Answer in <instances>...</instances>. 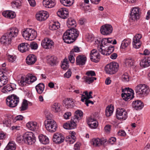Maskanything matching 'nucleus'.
I'll return each instance as SVG.
<instances>
[{
    "label": "nucleus",
    "mask_w": 150,
    "mask_h": 150,
    "mask_svg": "<svg viewBox=\"0 0 150 150\" xmlns=\"http://www.w3.org/2000/svg\"><path fill=\"white\" fill-rule=\"evenodd\" d=\"M79 32L75 28H72L67 30L63 35V39L65 42L71 43L73 42L78 36Z\"/></svg>",
    "instance_id": "obj_1"
},
{
    "label": "nucleus",
    "mask_w": 150,
    "mask_h": 150,
    "mask_svg": "<svg viewBox=\"0 0 150 150\" xmlns=\"http://www.w3.org/2000/svg\"><path fill=\"white\" fill-rule=\"evenodd\" d=\"M18 32V29L16 27L10 28L7 33H6L1 38V42L2 44L4 45L10 44L12 38L17 36Z\"/></svg>",
    "instance_id": "obj_2"
},
{
    "label": "nucleus",
    "mask_w": 150,
    "mask_h": 150,
    "mask_svg": "<svg viewBox=\"0 0 150 150\" xmlns=\"http://www.w3.org/2000/svg\"><path fill=\"white\" fill-rule=\"evenodd\" d=\"M23 37L26 40H32L34 39L37 37L36 31L33 29L27 28L22 33Z\"/></svg>",
    "instance_id": "obj_3"
},
{
    "label": "nucleus",
    "mask_w": 150,
    "mask_h": 150,
    "mask_svg": "<svg viewBox=\"0 0 150 150\" xmlns=\"http://www.w3.org/2000/svg\"><path fill=\"white\" fill-rule=\"evenodd\" d=\"M136 93L141 96H147L149 92V87L144 84H140L136 86L135 89Z\"/></svg>",
    "instance_id": "obj_4"
},
{
    "label": "nucleus",
    "mask_w": 150,
    "mask_h": 150,
    "mask_svg": "<svg viewBox=\"0 0 150 150\" xmlns=\"http://www.w3.org/2000/svg\"><path fill=\"white\" fill-rule=\"evenodd\" d=\"M119 67V65L117 63H110L106 66L105 67V70L107 74H114L118 71Z\"/></svg>",
    "instance_id": "obj_5"
},
{
    "label": "nucleus",
    "mask_w": 150,
    "mask_h": 150,
    "mask_svg": "<svg viewBox=\"0 0 150 150\" xmlns=\"http://www.w3.org/2000/svg\"><path fill=\"white\" fill-rule=\"evenodd\" d=\"M122 97L126 101L129 100L134 97L133 90L129 88H126L122 89Z\"/></svg>",
    "instance_id": "obj_6"
},
{
    "label": "nucleus",
    "mask_w": 150,
    "mask_h": 150,
    "mask_svg": "<svg viewBox=\"0 0 150 150\" xmlns=\"http://www.w3.org/2000/svg\"><path fill=\"white\" fill-rule=\"evenodd\" d=\"M7 105L11 108L16 107L19 102V98L14 94L7 97L6 99Z\"/></svg>",
    "instance_id": "obj_7"
},
{
    "label": "nucleus",
    "mask_w": 150,
    "mask_h": 150,
    "mask_svg": "<svg viewBox=\"0 0 150 150\" xmlns=\"http://www.w3.org/2000/svg\"><path fill=\"white\" fill-rule=\"evenodd\" d=\"M23 140L25 143L29 145H32L35 141L33 134L31 132L25 133L23 134Z\"/></svg>",
    "instance_id": "obj_8"
},
{
    "label": "nucleus",
    "mask_w": 150,
    "mask_h": 150,
    "mask_svg": "<svg viewBox=\"0 0 150 150\" xmlns=\"http://www.w3.org/2000/svg\"><path fill=\"white\" fill-rule=\"evenodd\" d=\"M98 49L99 52L103 55H106V56L110 55L114 50V46H111L108 45V47H105L104 46H98Z\"/></svg>",
    "instance_id": "obj_9"
},
{
    "label": "nucleus",
    "mask_w": 150,
    "mask_h": 150,
    "mask_svg": "<svg viewBox=\"0 0 150 150\" xmlns=\"http://www.w3.org/2000/svg\"><path fill=\"white\" fill-rule=\"evenodd\" d=\"M116 116L117 119L124 120L127 117V113L124 109L118 108L116 110Z\"/></svg>",
    "instance_id": "obj_10"
},
{
    "label": "nucleus",
    "mask_w": 150,
    "mask_h": 150,
    "mask_svg": "<svg viewBox=\"0 0 150 150\" xmlns=\"http://www.w3.org/2000/svg\"><path fill=\"white\" fill-rule=\"evenodd\" d=\"M100 32L103 35H108L112 32V26L109 24H105L102 26L100 28Z\"/></svg>",
    "instance_id": "obj_11"
},
{
    "label": "nucleus",
    "mask_w": 150,
    "mask_h": 150,
    "mask_svg": "<svg viewBox=\"0 0 150 150\" xmlns=\"http://www.w3.org/2000/svg\"><path fill=\"white\" fill-rule=\"evenodd\" d=\"M45 128L49 132H54L57 131L58 126L57 122H45Z\"/></svg>",
    "instance_id": "obj_12"
},
{
    "label": "nucleus",
    "mask_w": 150,
    "mask_h": 150,
    "mask_svg": "<svg viewBox=\"0 0 150 150\" xmlns=\"http://www.w3.org/2000/svg\"><path fill=\"white\" fill-rule=\"evenodd\" d=\"M54 45L53 41L48 38H45L42 41L41 45L46 49L52 48Z\"/></svg>",
    "instance_id": "obj_13"
},
{
    "label": "nucleus",
    "mask_w": 150,
    "mask_h": 150,
    "mask_svg": "<svg viewBox=\"0 0 150 150\" xmlns=\"http://www.w3.org/2000/svg\"><path fill=\"white\" fill-rule=\"evenodd\" d=\"M140 17L139 9L138 7L134 8L131 11L130 14V19L133 21L139 19Z\"/></svg>",
    "instance_id": "obj_14"
},
{
    "label": "nucleus",
    "mask_w": 150,
    "mask_h": 150,
    "mask_svg": "<svg viewBox=\"0 0 150 150\" xmlns=\"http://www.w3.org/2000/svg\"><path fill=\"white\" fill-rule=\"evenodd\" d=\"M49 15L46 11H40L37 13L36 15V19L39 21H44L46 20Z\"/></svg>",
    "instance_id": "obj_15"
},
{
    "label": "nucleus",
    "mask_w": 150,
    "mask_h": 150,
    "mask_svg": "<svg viewBox=\"0 0 150 150\" xmlns=\"http://www.w3.org/2000/svg\"><path fill=\"white\" fill-rule=\"evenodd\" d=\"M64 139V137L62 134L58 133L54 134L52 138L53 142L57 144H59L63 142Z\"/></svg>",
    "instance_id": "obj_16"
},
{
    "label": "nucleus",
    "mask_w": 150,
    "mask_h": 150,
    "mask_svg": "<svg viewBox=\"0 0 150 150\" xmlns=\"http://www.w3.org/2000/svg\"><path fill=\"white\" fill-rule=\"evenodd\" d=\"M90 56L91 60L95 62H98L100 58L99 53L95 49L91 51Z\"/></svg>",
    "instance_id": "obj_17"
},
{
    "label": "nucleus",
    "mask_w": 150,
    "mask_h": 150,
    "mask_svg": "<svg viewBox=\"0 0 150 150\" xmlns=\"http://www.w3.org/2000/svg\"><path fill=\"white\" fill-rule=\"evenodd\" d=\"M142 38V35L139 34H137L133 38L132 44L133 47L136 48H139L141 45L140 39Z\"/></svg>",
    "instance_id": "obj_18"
},
{
    "label": "nucleus",
    "mask_w": 150,
    "mask_h": 150,
    "mask_svg": "<svg viewBox=\"0 0 150 150\" xmlns=\"http://www.w3.org/2000/svg\"><path fill=\"white\" fill-rule=\"evenodd\" d=\"M57 14L59 17L63 19L67 18L69 16L68 9L64 8L59 9L57 12Z\"/></svg>",
    "instance_id": "obj_19"
},
{
    "label": "nucleus",
    "mask_w": 150,
    "mask_h": 150,
    "mask_svg": "<svg viewBox=\"0 0 150 150\" xmlns=\"http://www.w3.org/2000/svg\"><path fill=\"white\" fill-rule=\"evenodd\" d=\"M86 59V57L85 56L79 55L76 58V64L80 66L83 65L85 64Z\"/></svg>",
    "instance_id": "obj_20"
},
{
    "label": "nucleus",
    "mask_w": 150,
    "mask_h": 150,
    "mask_svg": "<svg viewBox=\"0 0 150 150\" xmlns=\"http://www.w3.org/2000/svg\"><path fill=\"white\" fill-rule=\"evenodd\" d=\"M83 113L80 110H77L74 112V116L71 119L72 122L79 121L81 119L83 116Z\"/></svg>",
    "instance_id": "obj_21"
},
{
    "label": "nucleus",
    "mask_w": 150,
    "mask_h": 150,
    "mask_svg": "<svg viewBox=\"0 0 150 150\" xmlns=\"http://www.w3.org/2000/svg\"><path fill=\"white\" fill-rule=\"evenodd\" d=\"M63 103L65 108L67 109L72 108L75 106L73 100L70 98H68L63 101Z\"/></svg>",
    "instance_id": "obj_22"
},
{
    "label": "nucleus",
    "mask_w": 150,
    "mask_h": 150,
    "mask_svg": "<svg viewBox=\"0 0 150 150\" xmlns=\"http://www.w3.org/2000/svg\"><path fill=\"white\" fill-rule=\"evenodd\" d=\"M132 106L136 110H139L142 109L144 107V105L141 101L138 100L133 102Z\"/></svg>",
    "instance_id": "obj_23"
},
{
    "label": "nucleus",
    "mask_w": 150,
    "mask_h": 150,
    "mask_svg": "<svg viewBox=\"0 0 150 150\" xmlns=\"http://www.w3.org/2000/svg\"><path fill=\"white\" fill-rule=\"evenodd\" d=\"M43 4L44 6L47 8H51L55 4L54 0H43Z\"/></svg>",
    "instance_id": "obj_24"
},
{
    "label": "nucleus",
    "mask_w": 150,
    "mask_h": 150,
    "mask_svg": "<svg viewBox=\"0 0 150 150\" xmlns=\"http://www.w3.org/2000/svg\"><path fill=\"white\" fill-rule=\"evenodd\" d=\"M30 45L26 43H22L20 44L18 47V50L22 52H24L28 50Z\"/></svg>",
    "instance_id": "obj_25"
},
{
    "label": "nucleus",
    "mask_w": 150,
    "mask_h": 150,
    "mask_svg": "<svg viewBox=\"0 0 150 150\" xmlns=\"http://www.w3.org/2000/svg\"><path fill=\"white\" fill-rule=\"evenodd\" d=\"M37 60L36 57L33 54H30L26 58V62L29 65H31L35 63Z\"/></svg>",
    "instance_id": "obj_26"
},
{
    "label": "nucleus",
    "mask_w": 150,
    "mask_h": 150,
    "mask_svg": "<svg viewBox=\"0 0 150 150\" xmlns=\"http://www.w3.org/2000/svg\"><path fill=\"white\" fill-rule=\"evenodd\" d=\"M3 15L6 18L9 19H12L16 16L15 12L10 11H6L2 12Z\"/></svg>",
    "instance_id": "obj_27"
},
{
    "label": "nucleus",
    "mask_w": 150,
    "mask_h": 150,
    "mask_svg": "<svg viewBox=\"0 0 150 150\" xmlns=\"http://www.w3.org/2000/svg\"><path fill=\"white\" fill-rule=\"evenodd\" d=\"M8 81L6 76H5L1 71H0V88L6 84Z\"/></svg>",
    "instance_id": "obj_28"
},
{
    "label": "nucleus",
    "mask_w": 150,
    "mask_h": 150,
    "mask_svg": "<svg viewBox=\"0 0 150 150\" xmlns=\"http://www.w3.org/2000/svg\"><path fill=\"white\" fill-rule=\"evenodd\" d=\"M76 122H65L63 125V127L66 129H71L76 128Z\"/></svg>",
    "instance_id": "obj_29"
},
{
    "label": "nucleus",
    "mask_w": 150,
    "mask_h": 150,
    "mask_svg": "<svg viewBox=\"0 0 150 150\" xmlns=\"http://www.w3.org/2000/svg\"><path fill=\"white\" fill-rule=\"evenodd\" d=\"M70 135L67 137V141L70 144H72L75 141L76 137L75 135H76V132L74 131H70L69 132Z\"/></svg>",
    "instance_id": "obj_30"
},
{
    "label": "nucleus",
    "mask_w": 150,
    "mask_h": 150,
    "mask_svg": "<svg viewBox=\"0 0 150 150\" xmlns=\"http://www.w3.org/2000/svg\"><path fill=\"white\" fill-rule=\"evenodd\" d=\"M38 138L40 141L43 144H46L49 142L48 138L45 135L40 134Z\"/></svg>",
    "instance_id": "obj_31"
},
{
    "label": "nucleus",
    "mask_w": 150,
    "mask_h": 150,
    "mask_svg": "<svg viewBox=\"0 0 150 150\" xmlns=\"http://www.w3.org/2000/svg\"><path fill=\"white\" fill-rule=\"evenodd\" d=\"M91 143L94 146L96 147L101 145L103 142L100 139L97 138L92 139L91 141Z\"/></svg>",
    "instance_id": "obj_32"
},
{
    "label": "nucleus",
    "mask_w": 150,
    "mask_h": 150,
    "mask_svg": "<svg viewBox=\"0 0 150 150\" xmlns=\"http://www.w3.org/2000/svg\"><path fill=\"white\" fill-rule=\"evenodd\" d=\"M26 126L30 130L34 131L37 129L38 127L37 122H27Z\"/></svg>",
    "instance_id": "obj_33"
},
{
    "label": "nucleus",
    "mask_w": 150,
    "mask_h": 150,
    "mask_svg": "<svg viewBox=\"0 0 150 150\" xmlns=\"http://www.w3.org/2000/svg\"><path fill=\"white\" fill-rule=\"evenodd\" d=\"M45 85L43 83H40L35 86V89L37 92L39 94H42L44 90Z\"/></svg>",
    "instance_id": "obj_34"
},
{
    "label": "nucleus",
    "mask_w": 150,
    "mask_h": 150,
    "mask_svg": "<svg viewBox=\"0 0 150 150\" xmlns=\"http://www.w3.org/2000/svg\"><path fill=\"white\" fill-rule=\"evenodd\" d=\"M83 79H84V81L86 83L89 84L92 83L94 80H96L97 79L96 77L92 76L90 77L87 76H83Z\"/></svg>",
    "instance_id": "obj_35"
},
{
    "label": "nucleus",
    "mask_w": 150,
    "mask_h": 150,
    "mask_svg": "<svg viewBox=\"0 0 150 150\" xmlns=\"http://www.w3.org/2000/svg\"><path fill=\"white\" fill-rule=\"evenodd\" d=\"M61 105L58 103H54L52 106V110L54 112H58L61 110Z\"/></svg>",
    "instance_id": "obj_36"
},
{
    "label": "nucleus",
    "mask_w": 150,
    "mask_h": 150,
    "mask_svg": "<svg viewBox=\"0 0 150 150\" xmlns=\"http://www.w3.org/2000/svg\"><path fill=\"white\" fill-rule=\"evenodd\" d=\"M29 80L28 77H26L25 79V78L22 76L21 79L18 80V83L20 86H23L26 85V83H27V82H28L27 81Z\"/></svg>",
    "instance_id": "obj_37"
},
{
    "label": "nucleus",
    "mask_w": 150,
    "mask_h": 150,
    "mask_svg": "<svg viewBox=\"0 0 150 150\" xmlns=\"http://www.w3.org/2000/svg\"><path fill=\"white\" fill-rule=\"evenodd\" d=\"M114 107L113 106H108L105 110V115L107 117H109L112 115L114 110Z\"/></svg>",
    "instance_id": "obj_38"
},
{
    "label": "nucleus",
    "mask_w": 150,
    "mask_h": 150,
    "mask_svg": "<svg viewBox=\"0 0 150 150\" xmlns=\"http://www.w3.org/2000/svg\"><path fill=\"white\" fill-rule=\"evenodd\" d=\"M13 90V88L11 86L10 84H7L3 88L2 92L4 93H6Z\"/></svg>",
    "instance_id": "obj_39"
},
{
    "label": "nucleus",
    "mask_w": 150,
    "mask_h": 150,
    "mask_svg": "<svg viewBox=\"0 0 150 150\" xmlns=\"http://www.w3.org/2000/svg\"><path fill=\"white\" fill-rule=\"evenodd\" d=\"M60 1L62 4L66 6H70L74 3V0H60Z\"/></svg>",
    "instance_id": "obj_40"
},
{
    "label": "nucleus",
    "mask_w": 150,
    "mask_h": 150,
    "mask_svg": "<svg viewBox=\"0 0 150 150\" xmlns=\"http://www.w3.org/2000/svg\"><path fill=\"white\" fill-rule=\"evenodd\" d=\"M47 62L51 66L55 64L56 63V57L54 56H48L47 59Z\"/></svg>",
    "instance_id": "obj_41"
},
{
    "label": "nucleus",
    "mask_w": 150,
    "mask_h": 150,
    "mask_svg": "<svg viewBox=\"0 0 150 150\" xmlns=\"http://www.w3.org/2000/svg\"><path fill=\"white\" fill-rule=\"evenodd\" d=\"M16 146L14 142L11 141L9 142L7 146L6 149V150H15Z\"/></svg>",
    "instance_id": "obj_42"
},
{
    "label": "nucleus",
    "mask_w": 150,
    "mask_h": 150,
    "mask_svg": "<svg viewBox=\"0 0 150 150\" xmlns=\"http://www.w3.org/2000/svg\"><path fill=\"white\" fill-rule=\"evenodd\" d=\"M28 103L26 100H24L22 102L21 106L20 108L21 111H24L28 109Z\"/></svg>",
    "instance_id": "obj_43"
},
{
    "label": "nucleus",
    "mask_w": 150,
    "mask_h": 150,
    "mask_svg": "<svg viewBox=\"0 0 150 150\" xmlns=\"http://www.w3.org/2000/svg\"><path fill=\"white\" fill-rule=\"evenodd\" d=\"M27 76L28 77V78L29 79V80L27 81L28 82H27V83L28 84L33 83L37 80L36 77L35 76H33L31 74H28Z\"/></svg>",
    "instance_id": "obj_44"
},
{
    "label": "nucleus",
    "mask_w": 150,
    "mask_h": 150,
    "mask_svg": "<svg viewBox=\"0 0 150 150\" xmlns=\"http://www.w3.org/2000/svg\"><path fill=\"white\" fill-rule=\"evenodd\" d=\"M76 22L72 18H70L68 19L67 21V25L69 28L70 26H72L73 28L76 26Z\"/></svg>",
    "instance_id": "obj_45"
},
{
    "label": "nucleus",
    "mask_w": 150,
    "mask_h": 150,
    "mask_svg": "<svg viewBox=\"0 0 150 150\" xmlns=\"http://www.w3.org/2000/svg\"><path fill=\"white\" fill-rule=\"evenodd\" d=\"M68 62V61H67V59H64L63 62L61 65V67L62 69L64 70H66L68 68L69 65Z\"/></svg>",
    "instance_id": "obj_46"
},
{
    "label": "nucleus",
    "mask_w": 150,
    "mask_h": 150,
    "mask_svg": "<svg viewBox=\"0 0 150 150\" xmlns=\"http://www.w3.org/2000/svg\"><path fill=\"white\" fill-rule=\"evenodd\" d=\"M59 27V23L54 22L50 26V28L52 30H55L57 29Z\"/></svg>",
    "instance_id": "obj_47"
},
{
    "label": "nucleus",
    "mask_w": 150,
    "mask_h": 150,
    "mask_svg": "<svg viewBox=\"0 0 150 150\" xmlns=\"http://www.w3.org/2000/svg\"><path fill=\"white\" fill-rule=\"evenodd\" d=\"M129 44L128 40L125 39L122 41L121 46V48L122 49H125L127 47Z\"/></svg>",
    "instance_id": "obj_48"
},
{
    "label": "nucleus",
    "mask_w": 150,
    "mask_h": 150,
    "mask_svg": "<svg viewBox=\"0 0 150 150\" xmlns=\"http://www.w3.org/2000/svg\"><path fill=\"white\" fill-rule=\"evenodd\" d=\"M121 79L125 82H128L129 81V77L128 74L127 73L123 74L122 76Z\"/></svg>",
    "instance_id": "obj_49"
},
{
    "label": "nucleus",
    "mask_w": 150,
    "mask_h": 150,
    "mask_svg": "<svg viewBox=\"0 0 150 150\" xmlns=\"http://www.w3.org/2000/svg\"><path fill=\"white\" fill-rule=\"evenodd\" d=\"M140 64L141 66L143 67H148V63L145 58L141 60L140 62Z\"/></svg>",
    "instance_id": "obj_50"
},
{
    "label": "nucleus",
    "mask_w": 150,
    "mask_h": 150,
    "mask_svg": "<svg viewBox=\"0 0 150 150\" xmlns=\"http://www.w3.org/2000/svg\"><path fill=\"white\" fill-rule=\"evenodd\" d=\"M22 0H14L11 3L13 5H15L17 8H18L21 5Z\"/></svg>",
    "instance_id": "obj_51"
},
{
    "label": "nucleus",
    "mask_w": 150,
    "mask_h": 150,
    "mask_svg": "<svg viewBox=\"0 0 150 150\" xmlns=\"http://www.w3.org/2000/svg\"><path fill=\"white\" fill-rule=\"evenodd\" d=\"M108 41V40L106 38L103 39L101 40V44H100V45H98V46H104L106 47V46H108V45H109Z\"/></svg>",
    "instance_id": "obj_52"
},
{
    "label": "nucleus",
    "mask_w": 150,
    "mask_h": 150,
    "mask_svg": "<svg viewBox=\"0 0 150 150\" xmlns=\"http://www.w3.org/2000/svg\"><path fill=\"white\" fill-rule=\"evenodd\" d=\"M98 122H93V124L92 122H87L88 126L92 129L96 128L97 127L98 125Z\"/></svg>",
    "instance_id": "obj_53"
},
{
    "label": "nucleus",
    "mask_w": 150,
    "mask_h": 150,
    "mask_svg": "<svg viewBox=\"0 0 150 150\" xmlns=\"http://www.w3.org/2000/svg\"><path fill=\"white\" fill-rule=\"evenodd\" d=\"M86 74L87 75V76L90 77L91 76L93 77V76H96L95 72L92 70L87 71L86 72Z\"/></svg>",
    "instance_id": "obj_54"
},
{
    "label": "nucleus",
    "mask_w": 150,
    "mask_h": 150,
    "mask_svg": "<svg viewBox=\"0 0 150 150\" xmlns=\"http://www.w3.org/2000/svg\"><path fill=\"white\" fill-rule=\"evenodd\" d=\"M48 115H46V117L47 120V122H55L51 116L52 115V114L50 115V113L49 112L47 113Z\"/></svg>",
    "instance_id": "obj_55"
},
{
    "label": "nucleus",
    "mask_w": 150,
    "mask_h": 150,
    "mask_svg": "<svg viewBox=\"0 0 150 150\" xmlns=\"http://www.w3.org/2000/svg\"><path fill=\"white\" fill-rule=\"evenodd\" d=\"M80 51L79 48L76 46H75L74 47V48L72 49L70 53L71 54H74V52H79Z\"/></svg>",
    "instance_id": "obj_56"
},
{
    "label": "nucleus",
    "mask_w": 150,
    "mask_h": 150,
    "mask_svg": "<svg viewBox=\"0 0 150 150\" xmlns=\"http://www.w3.org/2000/svg\"><path fill=\"white\" fill-rule=\"evenodd\" d=\"M30 46L31 48L33 50L36 49L38 47V45L35 42H31Z\"/></svg>",
    "instance_id": "obj_57"
},
{
    "label": "nucleus",
    "mask_w": 150,
    "mask_h": 150,
    "mask_svg": "<svg viewBox=\"0 0 150 150\" xmlns=\"http://www.w3.org/2000/svg\"><path fill=\"white\" fill-rule=\"evenodd\" d=\"M16 141L17 142L19 143H21L22 142L24 141L23 140V136L21 135H18L16 138Z\"/></svg>",
    "instance_id": "obj_58"
},
{
    "label": "nucleus",
    "mask_w": 150,
    "mask_h": 150,
    "mask_svg": "<svg viewBox=\"0 0 150 150\" xmlns=\"http://www.w3.org/2000/svg\"><path fill=\"white\" fill-rule=\"evenodd\" d=\"M125 62L126 65H128L129 67H131L133 65V62L131 59H126Z\"/></svg>",
    "instance_id": "obj_59"
},
{
    "label": "nucleus",
    "mask_w": 150,
    "mask_h": 150,
    "mask_svg": "<svg viewBox=\"0 0 150 150\" xmlns=\"http://www.w3.org/2000/svg\"><path fill=\"white\" fill-rule=\"evenodd\" d=\"M118 135L119 136L125 137L126 135V134L124 130H120L118 132Z\"/></svg>",
    "instance_id": "obj_60"
},
{
    "label": "nucleus",
    "mask_w": 150,
    "mask_h": 150,
    "mask_svg": "<svg viewBox=\"0 0 150 150\" xmlns=\"http://www.w3.org/2000/svg\"><path fill=\"white\" fill-rule=\"evenodd\" d=\"M8 58L9 62H13L15 61L16 57L14 56L9 54L8 56Z\"/></svg>",
    "instance_id": "obj_61"
},
{
    "label": "nucleus",
    "mask_w": 150,
    "mask_h": 150,
    "mask_svg": "<svg viewBox=\"0 0 150 150\" xmlns=\"http://www.w3.org/2000/svg\"><path fill=\"white\" fill-rule=\"evenodd\" d=\"M71 72L70 69H69L64 75V77L67 78H69L71 75Z\"/></svg>",
    "instance_id": "obj_62"
},
{
    "label": "nucleus",
    "mask_w": 150,
    "mask_h": 150,
    "mask_svg": "<svg viewBox=\"0 0 150 150\" xmlns=\"http://www.w3.org/2000/svg\"><path fill=\"white\" fill-rule=\"evenodd\" d=\"M70 55L69 57V59L71 63H74L75 61V59L74 57V54H71L70 53Z\"/></svg>",
    "instance_id": "obj_63"
},
{
    "label": "nucleus",
    "mask_w": 150,
    "mask_h": 150,
    "mask_svg": "<svg viewBox=\"0 0 150 150\" xmlns=\"http://www.w3.org/2000/svg\"><path fill=\"white\" fill-rule=\"evenodd\" d=\"M23 117L22 115H18L16 116L14 119V122L17 121H21L23 120Z\"/></svg>",
    "instance_id": "obj_64"
}]
</instances>
